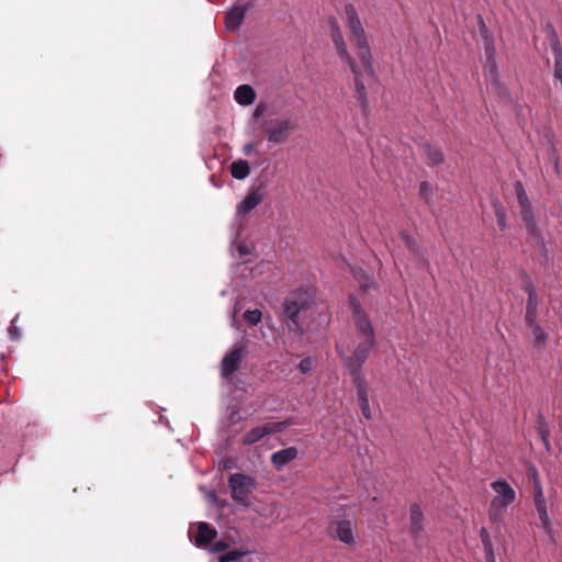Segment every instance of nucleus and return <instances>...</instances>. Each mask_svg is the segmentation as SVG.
Instances as JSON below:
<instances>
[{"mask_svg":"<svg viewBox=\"0 0 562 562\" xmlns=\"http://www.w3.org/2000/svg\"><path fill=\"white\" fill-rule=\"evenodd\" d=\"M349 307L355 326L356 345L350 353L341 355V359L347 368H362L375 345V331L369 315L353 295L349 296Z\"/></svg>","mask_w":562,"mask_h":562,"instance_id":"f257e3e1","label":"nucleus"},{"mask_svg":"<svg viewBox=\"0 0 562 562\" xmlns=\"http://www.w3.org/2000/svg\"><path fill=\"white\" fill-rule=\"evenodd\" d=\"M345 24L349 31V38L357 49V56L360 59L363 69L370 76L374 75L373 56L368 42V37L353 4L345 5Z\"/></svg>","mask_w":562,"mask_h":562,"instance_id":"f03ea898","label":"nucleus"},{"mask_svg":"<svg viewBox=\"0 0 562 562\" xmlns=\"http://www.w3.org/2000/svg\"><path fill=\"white\" fill-rule=\"evenodd\" d=\"M330 36L339 59L349 67L350 71L353 75L355 98L359 102L362 111L366 112L369 102L367 89L362 81V72L355 58L348 52L342 32L336 21H333L330 23Z\"/></svg>","mask_w":562,"mask_h":562,"instance_id":"7ed1b4c3","label":"nucleus"},{"mask_svg":"<svg viewBox=\"0 0 562 562\" xmlns=\"http://www.w3.org/2000/svg\"><path fill=\"white\" fill-rule=\"evenodd\" d=\"M496 496L491 501L488 518L493 522L504 519L506 508L516 499V492L506 480L499 479L491 483Z\"/></svg>","mask_w":562,"mask_h":562,"instance_id":"20e7f679","label":"nucleus"},{"mask_svg":"<svg viewBox=\"0 0 562 562\" xmlns=\"http://www.w3.org/2000/svg\"><path fill=\"white\" fill-rule=\"evenodd\" d=\"M310 303V296L304 291H293L290 293L283 303V319L290 330L303 331L302 326L299 322L300 313L307 308Z\"/></svg>","mask_w":562,"mask_h":562,"instance_id":"39448f33","label":"nucleus"},{"mask_svg":"<svg viewBox=\"0 0 562 562\" xmlns=\"http://www.w3.org/2000/svg\"><path fill=\"white\" fill-rule=\"evenodd\" d=\"M515 193L517 195V201L520 207V216L521 221L525 224V227L528 232V234L536 239L541 240V229L538 227L531 202L526 193V190L524 188V184L520 181H517L514 186Z\"/></svg>","mask_w":562,"mask_h":562,"instance_id":"423d86ee","label":"nucleus"},{"mask_svg":"<svg viewBox=\"0 0 562 562\" xmlns=\"http://www.w3.org/2000/svg\"><path fill=\"white\" fill-rule=\"evenodd\" d=\"M232 498L239 505L248 507L249 495L257 488L254 477L244 473H234L228 477Z\"/></svg>","mask_w":562,"mask_h":562,"instance_id":"0eeeda50","label":"nucleus"},{"mask_svg":"<svg viewBox=\"0 0 562 562\" xmlns=\"http://www.w3.org/2000/svg\"><path fill=\"white\" fill-rule=\"evenodd\" d=\"M261 128L267 134L270 143L283 144L286 142L290 133L294 130V124L290 120H263Z\"/></svg>","mask_w":562,"mask_h":562,"instance_id":"6e6552de","label":"nucleus"},{"mask_svg":"<svg viewBox=\"0 0 562 562\" xmlns=\"http://www.w3.org/2000/svg\"><path fill=\"white\" fill-rule=\"evenodd\" d=\"M330 537L347 546L356 543V525L350 519L334 518L328 526Z\"/></svg>","mask_w":562,"mask_h":562,"instance_id":"1a4fd4ad","label":"nucleus"},{"mask_svg":"<svg viewBox=\"0 0 562 562\" xmlns=\"http://www.w3.org/2000/svg\"><path fill=\"white\" fill-rule=\"evenodd\" d=\"M352 378V382L357 390V397L359 402V407L361 409L362 415L367 419H371V409L369 404V396L367 390V382L362 374V368H347Z\"/></svg>","mask_w":562,"mask_h":562,"instance_id":"9d476101","label":"nucleus"},{"mask_svg":"<svg viewBox=\"0 0 562 562\" xmlns=\"http://www.w3.org/2000/svg\"><path fill=\"white\" fill-rule=\"evenodd\" d=\"M247 353V348L244 345H236L229 352H227L221 362V375L225 379L229 378L233 373L239 370L241 362Z\"/></svg>","mask_w":562,"mask_h":562,"instance_id":"9b49d317","label":"nucleus"},{"mask_svg":"<svg viewBox=\"0 0 562 562\" xmlns=\"http://www.w3.org/2000/svg\"><path fill=\"white\" fill-rule=\"evenodd\" d=\"M289 422H271L266 423L261 426L255 427L251 430H249L241 439L243 445L250 446L259 440H261L265 436L270 434H277L281 432L286 425H289Z\"/></svg>","mask_w":562,"mask_h":562,"instance_id":"f8f14e48","label":"nucleus"},{"mask_svg":"<svg viewBox=\"0 0 562 562\" xmlns=\"http://www.w3.org/2000/svg\"><path fill=\"white\" fill-rule=\"evenodd\" d=\"M533 503H535V507L537 509L539 519L541 521V527L549 536H551L552 535V524L549 518V514L547 510V502H546L544 494H543V491H542V487H541V484L539 481H536L535 485H533Z\"/></svg>","mask_w":562,"mask_h":562,"instance_id":"ddd939ff","label":"nucleus"},{"mask_svg":"<svg viewBox=\"0 0 562 562\" xmlns=\"http://www.w3.org/2000/svg\"><path fill=\"white\" fill-rule=\"evenodd\" d=\"M424 514L418 504H412L409 508V533L415 541L423 540L426 537L424 526Z\"/></svg>","mask_w":562,"mask_h":562,"instance_id":"4468645a","label":"nucleus"},{"mask_svg":"<svg viewBox=\"0 0 562 562\" xmlns=\"http://www.w3.org/2000/svg\"><path fill=\"white\" fill-rule=\"evenodd\" d=\"M249 9L250 3L236 4L231 8L225 15L226 29L228 31L237 30L241 25L244 18Z\"/></svg>","mask_w":562,"mask_h":562,"instance_id":"2eb2a0df","label":"nucleus"},{"mask_svg":"<svg viewBox=\"0 0 562 562\" xmlns=\"http://www.w3.org/2000/svg\"><path fill=\"white\" fill-rule=\"evenodd\" d=\"M263 200L260 189L250 191L246 198L237 205V214L245 215L256 209Z\"/></svg>","mask_w":562,"mask_h":562,"instance_id":"dca6fc26","label":"nucleus"},{"mask_svg":"<svg viewBox=\"0 0 562 562\" xmlns=\"http://www.w3.org/2000/svg\"><path fill=\"white\" fill-rule=\"evenodd\" d=\"M297 449L295 447H289L274 452L271 456V463L277 470H281L288 463L293 461L297 457Z\"/></svg>","mask_w":562,"mask_h":562,"instance_id":"f3484780","label":"nucleus"},{"mask_svg":"<svg viewBox=\"0 0 562 562\" xmlns=\"http://www.w3.org/2000/svg\"><path fill=\"white\" fill-rule=\"evenodd\" d=\"M216 535V530L212 528L207 522H201L198 526L195 543L198 547H205L213 541Z\"/></svg>","mask_w":562,"mask_h":562,"instance_id":"a211bd4d","label":"nucleus"},{"mask_svg":"<svg viewBox=\"0 0 562 562\" xmlns=\"http://www.w3.org/2000/svg\"><path fill=\"white\" fill-rule=\"evenodd\" d=\"M235 100L240 105H249L255 102L256 92L249 85H240L234 93Z\"/></svg>","mask_w":562,"mask_h":562,"instance_id":"6ab92c4d","label":"nucleus"},{"mask_svg":"<svg viewBox=\"0 0 562 562\" xmlns=\"http://www.w3.org/2000/svg\"><path fill=\"white\" fill-rule=\"evenodd\" d=\"M231 173L233 178L243 180L250 175V167L246 160H236L231 165Z\"/></svg>","mask_w":562,"mask_h":562,"instance_id":"aec40b11","label":"nucleus"},{"mask_svg":"<svg viewBox=\"0 0 562 562\" xmlns=\"http://www.w3.org/2000/svg\"><path fill=\"white\" fill-rule=\"evenodd\" d=\"M538 305L539 297H533L531 295V297L527 300L525 314V321L527 325H532L533 323L537 322Z\"/></svg>","mask_w":562,"mask_h":562,"instance_id":"412c9836","label":"nucleus"},{"mask_svg":"<svg viewBox=\"0 0 562 562\" xmlns=\"http://www.w3.org/2000/svg\"><path fill=\"white\" fill-rule=\"evenodd\" d=\"M424 150L428 159V165L436 166L445 161V156L439 148L427 145Z\"/></svg>","mask_w":562,"mask_h":562,"instance_id":"4be33fe9","label":"nucleus"},{"mask_svg":"<svg viewBox=\"0 0 562 562\" xmlns=\"http://www.w3.org/2000/svg\"><path fill=\"white\" fill-rule=\"evenodd\" d=\"M249 553L248 550L235 549L222 554L218 562H239L241 558Z\"/></svg>","mask_w":562,"mask_h":562,"instance_id":"5701e85b","label":"nucleus"},{"mask_svg":"<svg viewBox=\"0 0 562 562\" xmlns=\"http://www.w3.org/2000/svg\"><path fill=\"white\" fill-rule=\"evenodd\" d=\"M531 329L535 342L538 347L543 346L547 342L548 334L541 328V326L536 322L532 325H528Z\"/></svg>","mask_w":562,"mask_h":562,"instance_id":"b1692460","label":"nucleus"},{"mask_svg":"<svg viewBox=\"0 0 562 562\" xmlns=\"http://www.w3.org/2000/svg\"><path fill=\"white\" fill-rule=\"evenodd\" d=\"M480 536H481V539H482V542H483V546H484V550L486 552L487 562H492L494 560L493 544H492L490 535H488V532L486 531L485 528L481 529Z\"/></svg>","mask_w":562,"mask_h":562,"instance_id":"393cba45","label":"nucleus"},{"mask_svg":"<svg viewBox=\"0 0 562 562\" xmlns=\"http://www.w3.org/2000/svg\"><path fill=\"white\" fill-rule=\"evenodd\" d=\"M262 314L261 312L256 310H248L244 313V319L246 323H248L250 326H256L261 322Z\"/></svg>","mask_w":562,"mask_h":562,"instance_id":"a878e982","label":"nucleus"},{"mask_svg":"<svg viewBox=\"0 0 562 562\" xmlns=\"http://www.w3.org/2000/svg\"><path fill=\"white\" fill-rule=\"evenodd\" d=\"M400 236L409 251L418 254V244L414 237H412L407 232H401Z\"/></svg>","mask_w":562,"mask_h":562,"instance_id":"bb28decb","label":"nucleus"},{"mask_svg":"<svg viewBox=\"0 0 562 562\" xmlns=\"http://www.w3.org/2000/svg\"><path fill=\"white\" fill-rule=\"evenodd\" d=\"M537 429L541 439H546V437L550 436L548 423L542 415H539L537 418Z\"/></svg>","mask_w":562,"mask_h":562,"instance_id":"cd10ccee","label":"nucleus"},{"mask_svg":"<svg viewBox=\"0 0 562 562\" xmlns=\"http://www.w3.org/2000/svg\"><path fill=\"white\" fill-rule=\"evenodd\" d=\"M495 216L501 231L506 228V213L501 204L495 205Z\"/></svg>","mask_w":562,"mask_h":562,"instance_id":"c85d7f7f","label":"nucleus"},{"mask_svg":"<svg viewBox=\"0 0 562 562\" xmlns=\"http://www.w3.org/2000/svg\"><path fill=\"white\" fill-rule=\"evenodd\" d=\"M419 195L423 198L426 202H429L431 195H432V187L427 181H423L419 184Z\"/></svg>","mask_w":562,"mask_h":562,"instance_id":"c756f323","label":"nucleus"},{"mask_svg":"<svg viewBox=\"0 0 562 562\" xmlns=\"http://www.w3.org/2000/svg\"><path fill=\"white\" fill-rule=\"evenodd\" d=\"M313 367V360L311 358H305L303 360H301L300 364H299V369L302 373H307L308 371H311Z\"/></svg>","mask_w":562,"mask_h":562,"instance_id":"7c9ffc66","label":"nucleus"},{"mask_svg":"<svg viewBox=\"0 0 562 562\" xmlns=\"http://www.w3.org/2000/svg\"><path fill=\"white\" fill-rule=\"evenodd\" d=\"M552 53L554 57H562V47L557 37L552 41Z\"/></svg>","mask_w":562,"mask_h":562,"instance_id":"2f4dec72","label":"nucleus"},{"mask_svg":"<svg viewBox=\"0 0 562 562\" xmlns=\"http://www.w3.org/2000/svg\"><path fill=\"white\" fill-rule=\"evenodd\" d=\"M227 548H228V543L223 540H220V541H216L215 543H213L212 551L213 552H222V551H225Z\"/></svg>","mask_w":562,"mask_h":562,"instance_id":"473e14b6","label":"nucleus"},{"mask_svg":"<svg viewBox=\"0 0 562 562\" xmlns=\"http://www.w3.org/2000/svg\"><path fill=\"white\" fill-rule=\"evenodd\" d=\"M360 282V285L361 288L364 290V291H368L369 289H371L374 284L373 280L370 279L369 277H363V279H360L359 280Z\"/></svg>","mask_w":562,"mask_h":562,"instance_id":"72a5a7b5","label":"nucleus"},{"mask_svg":"<svg viewBox=\"0 0 562 562\" xmlns=\"http://www.w3.org/2000/svg\"><path fill=\"white\" fill-rule=\"evenodd\" d=\"M524 290L526 291V293L528 294V299L531 297V295L533 297H538V294L536 292V289L533 286V284L531 282H527L524 286Z\"/></svg>","mask_w":562,"mask_h":562,"instance_id":"f704fd0d","label":"nucleus"},{"mask_svg":"<svg viewBox=\"0 0 562 562\" xmlns=\"http://www.w3.org/2000/svg\"><path fill=\"white\" fill-rule=\"evenodd\" d=\"M265 110H266V105H265V104H259V105L256 108L255 112H254V116H255V117H259V116H261V115L263 114Z\"/></svg>","mask_w":562,"mask_h":562,"instance_id":"c9c22d12","label":"nucleus"},{"mask_svg":"<svg viewBox=\"0 0 562 562\" xmlns=\"http://www.w3.org/2000/svg\"><path fill=\"white\" fill-rule=\"evenodd\" d=\"M254 149H255V144L254 143H248V144H246L244 146L243 151H244L245 155L248 156V155H250L254 151Z\"/></svg>","mask_w":562,"mask_h":562,"instance_id":"e433bc0d","label":"nucleus"},{"mask_svg":"<svg viewBox=\"0 0 562 562\" xmlns=\"http://www.w3.org/2000/svg\"><path fill=\"white\" fill-rule=\"evenodd\" d=\"M554 69H562V57H554Z\"/></svg>","mask_w":562,"mask_h":562,"instance_id":"4c0bfd02","label":"nucleus"},{"mask_svg":"<svg viewBox=\"0 0 562 562\" xmlns=\"http://www.w3.org/2000/svg\"><path fill=\"white\" fill-rule=\"evenodd\" d=\"M541 440H542V442H543V445H544L546 450H547L548 452H550V451H551V443H550V441H549V437H546V439H541Z\"/></svg>","mask_w":562,"mask_h":562,"instance_id":"58836bf2","label":"nucleus"},{"mask_svg":"<svg viewBox=\"0 0 562 562\" xmlns=\"http://www.w3.org/2000/svg\"><path fill=\"white\" fill-rule=\"evenodd\" d=\"M554 78L562 82V69H554Z\"/></svg>","mask_w":562,"mask_h":562,"instance_id":"ea45409f","label":"nucleus"}]
</instances>
